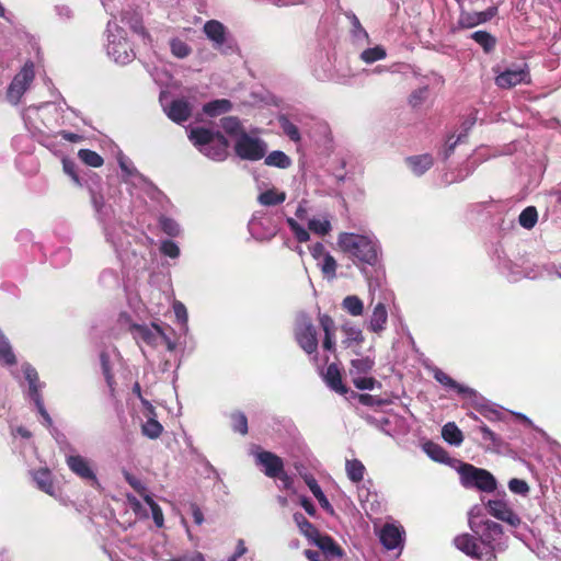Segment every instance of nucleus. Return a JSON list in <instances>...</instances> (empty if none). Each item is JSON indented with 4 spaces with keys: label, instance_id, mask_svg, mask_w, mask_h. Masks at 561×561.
I'll list each match as a JSON object with an SVG mask.
<instances>
[{
    "label": "nucleus",
    "instance_id": "5",
    "mask_svg": "<svg viewBox=\"0 0 561 561\" xmlns=\"http://www.w3.org/2000/svg\"><path fill=\"white\" fill-rule=\"evenodd\" d=\"M107 44L106 53L116 62L126 65L135 58V51L126 38L125 31L116 21L111 20L107 23Z\"/></svg>",
    "mask_w": 561,
    "mask_h": 561
},
{
    "label": "nucleus",
    "instance_id": "4",
    "mask_svg": "<svg viewBox=\"0 0 561 561\" xmlns=\"http://www.w3.org/2000/svg\"><path fill=\"white\" fill-rule=\"evenodd\" d=\"M25 126L32 134H45L59 126V110L54 103L28 106L22 113Z\"/></svg>",
    "mask_w": 561,
    "mask_h": 561
},
{
    "label": "nucleus",
    "instance_id": "51",
    "mask_svg": "<svg viewBox=\"0 0 561 561\" xmlns=\"http://www.w3.org/2000/svg\"><path fill=\"white\" fill-rule=\"evenodd\" d=\"M352 23V35L357 44H363L368 41L367 32L362 27L359 20L355 14L348 15Z\"/></svg>",
    "mask_w": 561,
    "mask_h": 561
},
{
    "label": "nucleus",
    "instance_id": "27",
    "mask_svg": "<svg viewBox=\"0 0 561 561\" xmlns=\"http://www.w3.org/2000/svg\"><path fill=\"white\" fill-rule=\"evenodd\" d=\"M311 543L322 551L325 559H340L343 557L340 546L328 535L320 534Z\"/></svg>",
    "mask_w": 561,
    "mask_h": 561
},
{
    "label": "nucleus",
    "instance_id": "14",
    "mask_svg": "<svg viewBox=\"0 0 561 561\" xmlns=\"http://www.w3.org/2000/svg\"><path fill=\"white\" fill-rule=\"evenodd\" d=\"M117 162L123 172V181L134 187H140L146 192L152 190L151 183L139 173L131 160L126 157L122 151L117 153Z\"/></svg>",
    "mask_w": 561,
    "mask_h": 561
},
{
    "label": "nucleus",
    "instance_id": "36",
    "mask_svg": "<svg viewBox=\"0 0 561 561\" xmlns=\"http://www.w3.org/2000/svg\"><path fill=\"white\" fill-rule=\"evenodd\" d=\"M345 471H346L347 478L352 482L359 483L364 479L366 468L363 465V462L359 461L358 459H352V460H346Z\"/></svg>",
    "mask_w": 561,
    "mask_h": 561
},
{
    "label": "nucleus",
    "instance_id": "53",
    "mask_svg": "<svg viewBox=\"0 0 561 561\" xmlns=\"http://www.w3.org/2000/svg\"><path fill=\"white\" fill-rule=\"evenodd\" d=\"M458 25L461 28H472L479 25L477 12L461 11L458 18Z\"/></svg>",
    "mask_w": 561,
    "mask_h": 561
},
{
    "label": "nucleus",
    "instance_id": "7",
    "mask_svg": "<svg viewBox=\"0 0 561 561\" xmlns=\"http://www.w3.org/2000/svg\"><path fill=\"white\" fill-rule=\"evenodd\" d=\"M287 225L295 236V238L299 242H307L310 239V233L308 230L318 234L320 237H324L330 233L332 230L331 218L328 214L320 215L318 217H313L308 220V229L298 224L294 218L288 217L286 219Z\"/></svg>",
    "mask_w": 561,
    "mask_h": 561
},
{
    "label": "nucleus",
    "instance_id": "6",
    "mask_svg": "<svg viewBox=\"0 0 561 561\" xmlns=\"http://www.w3.org/2000/svg\"><path fill=\"white\" fill-rule=\"evenodd\" d=\"M90 195H91V202H92L93 208L98 215V218L104 225V231H105L107 241H110L113 244L116 252H118V253L125 252L126 251L125 241L123 240V238L121 236L116 238L114 236V233L111 231L110 227L107 226V224L114 217L113 207L111 205H107L104 202L102 194H100L99 192H95L94 190L90 188Z\"/></svg>",
    "mask_w": 561,
    "mask_h": 561
},
{
    "label": "nucleus",
    "instance_id": "57",
    "mask_svg": "<svg viewBox=\"0 0 561 561\" xmlns=\"http://www.w3.org/2000/svg\"><path fill=\"white\" fill-rule=\"evenodd\" d=\"M122 22L125 23V24H128L130 26V28L135 32V33H138L140 35H142L144 37H148L147 33L145 32V28L141 24V21L140 19L138 18V15H134L131 16L130 19L127 18V13H124L122 15Z\"/></svg>",
    "mask_w": 561,
    "mask_h": 561
},
{
    "label": "nucleus",
    "instance_id": "47",
    "mask_svg": "<svg viewBox=\"0 0 561 561\" xmlns=\"http://www.w3.org/2000/svg\"><path fill=\"white\" fill-rule=\"evenodd\" d=\"M471 38L483 47L484 51H491L495 46V37L485 31H477L471 34Z\"/></svg>",
    "mask_w": 561,
    "mask_h": 561
},
{
    "label": "nucleus",
    "instance_id": "61",
    "mask_svg": "<svg viewBox=\"0 0 561 561\" xmlns=\"http://www.w3.org/2000/svg\"><path fill=\"white\" fill-rule=\"evenodd\" d=\"M508 488L513 493L520 495H526L529 491L527 482L516 478L508 482Z\"/></svg>",
    "mask_w": 561,
    "mask_h": 561
},
{
    "label": "nucleus",
    "instance_id": "42",
    "mask_svg": "<svg viewBox=\"0 0 561 561\" xmlns=\"http://www.w3.org/2000/svg\"><path fill=\"white\" fill-rule=\"evenodd\" d=\"M230 101L225 99L211 101L203 106L204 113L211 117L226 113L230 111Z\"/></svg>",
    "mask_w": 561,
    "mask_h": 561
},
{
    "label": "nucleus",
    "instance_id": "18",
    "mask_svg": "<svg viewBox=\"0 0 561 561\" xmlns=\"http://www.w3.org/2000/svg\"><path fill=\"white\" fill-rule=\"evenodd\" d=\"M133 334L138 343H145L149 346H158L165 339V333L156 323L134 325Z\"/></svg>",
    "mask_w": 561,
    "mask_h": 561
},
{
    "label": "nucleus",
    "instance_id": "22",
    "mask_svg": "<svg viewBox=\"0 0 561 561\" xmlns=\"http://www.w3.org/2000/svg\"><path fill=\"white\" fill-rule=\"evenodd\" d=\"M489 513L497 519L516 526L520 523L519 517L512 511L510 505L502 499L491 500L488 503Z\"/></svg>",
    "mask_w": 561,
    "mask_h": 561
},
{
    "label": "nucleus",
    "instance_id": "24",
    "mask_svg": "<svg viewBox=\"0 0 561 561\" xmlns=\"http://www.w3.org/2000/svg\"><path fill=\"white\" fill-rule=\"evenodd\" d=\"M388 321V311L385 301H378L371 310L367 320V329L374 333L385 331Z\"/></svg>",
    "mask_w": 561,
    "mask_h": 561
},
{
    "label": "nucleus",
    "instance_id": "33",
    "mask_svg": "<svg viewBox=\"0 0 561 561\" xmlns=\"http://www.w3.org/2000/svg\"><path fill=\"white\" fill-rule=\"evenodd\" d=\"M442 436L445 442L454 446H460L463 442L462 432L454 422H448L443 426Z\"/></svg>",
    "mask_w": 561,
    "mask_h": 561
},
{
    "label": "nucleus",
    "instance_id": "8",
    "mask_svg": "<svg viewBox=\"0 0 561 561\" xmlns=\"http://www.w3.org/2000/svg\"><path fill=\"white\" fill-rule=\"evenodd\" d=\"M461 483L466 488H477L483 492H492L496 488L494 477L484 469L463 463L458 470Z\"/></svg>",
    "mask_w": 561,
    "mask_h": 561
},
{
    "label": "nucleus",
    "instance_id": "30",
    "mask_svg": "<svg viewBox=\"0 0 561 561\" xmlns=\"http://www.w3.org/2000/svg\"><path fill=\"white\" fill-rule=\"evenodd\" d=\"M405 161L411 171L417 176L424 174L433 165V157L427 153L409 157Z\"/></svg>",
    "mask_w": 561,
    "mask_h": 561
},
{
    "label": "nucleus",
    "instance_id": "59",
    "mask_svg": "<svg viewBox=\"0 0 561 561\" xmlns=\"http://www.w3.org/2000/svg\"><path fill=\"white\" fill-rule=\"evenodd\" d=\"M428 88L422 87L413 91L410 95L409 102L413 107H417L427 99Z\"/></svg>",
    "mask_w": 561,
    "mask_h": 561
},
{
    "label": "nucleus",
    "instance_id": "3",
    "mask_svg": "<svg viewBox=\"0 0 561 561\" xmlns=\"http://www.w3.org/2000/svg\"><path fill=\"white\" fill-rule=\"evenodd\" d=\"M190 140L207 158L224 161L228 156V141L220 133H214L203 127L193 128Z\"/></svg>",
    "mask_w": 561,
    "mask_h": 561
},
{
    "label": "nucleus",
    "instance_id": "11",
    "mask_svg": "<svg viewBox=\"0 0 561 561\" xmlns=\"http://www.w3.org/2000/svg\"><path fill=\"white\" fill-rule=\"evenodd\" d=\"M266 144L259 137L240 133L234 142L237 156L243 160L257 161L265 157Z\"/></svg>",
    "mask_w": 561,
    "mask_h": 561
},
{
    "label": "nucleus",
    "instance_id": "16",
    "mask_svg": "<svg viewBox=\"0 0 561 561\" xmlns=\"http://www.w3.org/2000/svg\"><path fill=\"white\" fill-rule=\"evenodd\" d=\"M160 102L167 116L180 124L188 119L192 113V106L185 99H175L168 104L165 102L164 93L160 94Z\"/></svg>",
    "mask_w": 561,
    "mask_h": 561
},
{
    "label": "nucleus",
    "instance_id": "12",
    "mask_svg": "<svg viewBox=\"0 0 561 561\" xmlns=\"http://www.w3.org/2000/svg\"><path fill=\"white\" fill-rule=\"evenodd\" d=\"M35 78L34 64L26 61L22 69L14 76L7 91L8 101L16 105L24 93L30 89Z\"/></svg>",
    "mask_w": 561,
    "mask_h": 561
},
{
    "label": "nucleus",
    "instance_id": "62",
    "mask_svg": "<svg viewBox=\"0 0 561 561\" xmlns=\"http://www.w3.org/2000/svg\"><path fill=\"white\" fill-rule=\"evenodd\" d=\"M161 251L164 255L175 259L180 255V249L173 241L167 240L161 244Z\"/></svg>",
    "mask_w": 561,
    "mask_h": 561
},
{
    "label": "nucleus",
    "instance_id": "28",
    "mask_svg": "<svg viewBox=\"0 0 561 561\" xmlns=\"http://www.w3.org/2000/svg\"><path fill=\"white\" fill-rule=\"evenodd\" d=\"M319 323L324 332L322 346L325 351H334L335 348V324L333 319L328 314L319 316Z\"/></svg>",
    "mask_w": 561,
    "mask_h": 561
},
{
    "label": "nucleus",
    "instance_id": "17",
    "mask_svg": "<svg viewBox=\"0 0 561 561\" xmlns=\"http://www.w3.org/2000/svg\"><path fill=\"white\" fill-rule=\"evenodd\" d=\"M66 463L68 468L78 476L80 479L90 482L91 484H98L96 474L91 466L89 459L81 455H67Z\"/></svg>",
    "mask_w": 561,
    "mask_h": 561
},
{
    "label": "nucleus",
    "instance_id": "41",
    "mask_svg": "<svg viewBox=\"0 0 561 561\" xmlns=\"http://www.w3.org/2000/svg\"><path fill=\"white\" fill-rule=\"evenodd\" d=\"M265 164L279 169H287L291 164V159L285 152L275 150L265 157Z\"/></svg>",
    "mask_w": 561,
    "mask_h": 561
},
{
    "label": "nucleus",
    "instance_id": "45",
    "mask_svg": "<svg viewBox=\"0 0 561 561\" xmlns=\"http://www.w3.org/2000/svg\"><path fill=\"white\" fill-rule=\"evenodd\" d=\"M78 157L83 163L92 168H100L104 163L103 158L98 152L90 149H80Z\"/></svg>",
    "mask_w": 561,
    "mask_h": 561
},
{
    "label": "nucleus",
    "instance_id": "1",
    "mask_svg": "<svg viewBox=\"0 0 561 561\" xmlns=\"http://www.w3.org/2000/svg\"><path fill=\"white\" fill-rule=\"evenodd\" d=\"M469 526L472 535H459L454 540L456 548L468 557L480 561H494L497 553L507 548V537L500 524L470 516Z\"/></svg>",
    "mask_w": 561,
    "mask_h": 561
},
{
    "label": "nucleus",
    "instance_id": "44",
    "mask_svg": "<svg viewBox=\"0 0 561 561\" xmlns=\"http://www.w3.org/2000/svg\"><path fill=\"white\" fill-rule=\"evenodd\" d=\"M386 56H387L386 49L382 46L377 45L375 47L364 49L360 53L359 57L364 62L373 64L375 61L385 59Z\"/></svg>",
    "mask_w": 561,
    "mask_h": 561
},
{
    "label": "nucleus",
    "instance_id": "34",
    "mask_svg": "<svg viewBox=\"0 0 561 561\" xmlns=\"http://www.w3.org/2000/svg\"><path fill=\"white\" fill-rule=\"evenodd\" d=\"M294 520L310 542L321 534L301 513H295Z\"/></svg>",
    "mask_w": 561,
    "mask_h": 561
},
{
    "label": "nucleus",
    "instance_id": "39",
    "mask_svg": "<svg viewBox=\"0 0 561 561\" xmlns=\"http://www.w3.org/2000/svg\"><path fill=\"white\" fill-rule=\"evenodd\" d=\"M286 199L285 192H278L274 188L261 193L257 201L263 206H275L282 204Z\"/></svg>",
    "mask_w": 561,
    "mask_h": 561
},
{
    "label": "nucleus",
    "instance_id": "63",
    "mask_svg": "<svg viewBox=\"0 0 561 561\" xmlns=\"http://www.w3.org/2000/svg\"><path fill=\"white\" fill-rule=\"evenodd\" d=\"M64 171L78 185H81L80 179L76 171V164L72 161L64 160Z\"/></svg>",
    "mask_w": 561,
    "mask_h": 561
},
{
    "label": "nucleus",
    "instance_id": "37",
    "mask_svg": "<svg viewBox=\"0 0 561 561\" xmlns=\"http://www.w3.org/2000/svg\"><path fill=\"white\" fill-rule=\"evenodd\" d=\"M342 331L344 333L343 344L346 347H351L353 344L359 345L363 343L364 335L358 327L347 323L342 327Z\"/></svg>",
    "mask_w": 561,
    "mask_h": 561
},
{
    "label": "nucleus",
    "instance_id": "48",
    "mask_svg": "<svg viewBox=\"0 0 561 561\" xmlns=\"http://www.w3.org/2000/svg\"><path fill=\"white\" fill-rule=\"evenodd\" d=\"M221 127L227 134L233 137L234 140L239 137L240 133H245L242 129L240 121L232 116L224 117L221 119Z\"/></svg>",
    "mask_w": 561,
    "mask_h": 561
},
{
    "label": "nucleus",
    "instance_id": "50",
    "mask_svg": "<svg viewBox=\"0 0 561 561\" xmlns=\"http://www.w3.org/2000/svg\"><path fill=\"white\" fill-rule=\"evenodd\" d=\"M319 265L321 267L322 273L328 278L333 279L335 277L337 264L335 259L330 253L323 255V259L320 260Z\"/></svg>",
    "mask_w": 561,
    "mask_h": 561
},
{
    "label": "nucleus",
    "instance_id": "29",
    "mask_svg": "<svg viewBox=\"0 0 561 561\" xmlns=\"http://www.w3.org/2000/svg\"><path fill=\"white\" fill-rule=\"evenodd\" d=\"M323 378L328 387L333 391L340 394L347 393V388L343 385L340 369L335 364L328 366L325 373L323 374Z\"/></svg>",
    "mask_w": 561,
    "mask_h": 561
},
{
    "label": "nucleus",
    "instance_id": "43",
    "mask_svg": "<svg viewBox=\"0 0 561 561\" xmlns=\"http://www.w3.org/2000/svg\"><path fill=\"white\" fill-rule=\"evenodd\" d=\"M423 450L426 455L435 461L445 462L448 459L446 450L436 443L426 442L423 445Z\"/></svg>",
    "mask_w": 561,
    "mask_h": 561
},
{
    "label": "nucleus",
    "instance_id": "49",
    "mask_svg": "<svg viewBox=\"0 0 561 561\" xmlns=\"http://www.w3.org/2000/svg\"><path fill=\"white\" fill-rule=\"evenodd\" d=\"M146 504L150 507L153 522L158 528L163 527L164 517L161 507L153 501L149 494H144Z\"/></svg>",
    "mask_w": 561,
    "mask_h": 561
},
{
    "label": "nucleus",
    "instance_id": "64",
    "mask_svg": "<svg viewBox=\"0 0 561 561\" xmlns=\"http://www.w3.org/2000/svg\"><path fill=\"white\" fill-rule=\"evenodd\" d=\"M70 260V252L67 249H60L55 253L53 257V263L55 265L61 266Z\"/></svg>",
    "mask_w": 561,
    "mask_h": 561
},
{
    "label": "nucleus",
    "instance_id": "26",
    "mask_svg": "<svg viewBox=\"0 0 561 561\" xmlns=\"http://www.w3.org/2000/svg\"><path fill=\"white\" fill-rule=\"evenodd\" d=\"M434 378L440 385L456 390L459 394L463 396L465 398L472 399L478 396L476 390H473L467 386L458 383L457 381H455L453 378H450L447 374H445L439 368L434 369Z\"/></svg>",
    "mask_w": 561,
    "mask_h": 561
},
{
    "label": "nucleus",
    "instance_id": "15",
    "mask_svg": "<svg viewBox=\"0 0 561 561\" xmlns=\"http://www.w3.org/2000/svg\"><path fill=\"white\" fill-rule=\"evenodd\" d=\"M204 33L211 41L215 49L227 54L233 46L228 42V33L225 25L216 20L207 21L204 24Z\"/></svg>",
    "mask_w": 561,
    "mask_h": 561
},
{
    "label": "nucleus",
    "instance_id": "38",
    "mask_svg": "<svg viewBox=\"0 0 561 561\" xmlns=\"http://www.w3.org/2000/svg\"><path fill=\"white\" fill-rule=\"evenodd\" d=\"M342 308L352 317H359L364 312V304L355 295L346 296L342 301Z\"/></svg>",
    "mask_w": 561,
    "mask_h": 561
},
{
    "label": "nucleus",
    "instance_id": "13",
    "mask_svg": "<svg viewBox=\"0 0 561 561\" xmlns=\"http://www.w3.org/2000/svg\"><path fill=\"white\" fill-rule=\"evenodd\" d=\"M23 371L25 379L28 382V396L34 401L38 413L43 417L44 424L47 427L53 426V420L44 407V402L41 396L42 383L38 381L37 371L28 364L23 365Z\"/></svg>",
    "mask_w": 561,
    "mask_h": 561
},
{
    "label": "nucleus",
    "instance_id": "23",
    "mask_svg": "<svg viewBox=\"0 0 561 561\" xmlns=\"http://www.w3.org/2000/svg\"><path fill=\"white\" fill-rule=\"evenodd\" d=\"M142 407L145 409L144 414L147 417V421L142 424L141 432L148 438L156 439L161 435L163 427L157 421L154 408L148 400H142Z\"/></svg>",
    "mask_w": 561,
    "mask_h": 561
},
{
    "label": "nucleus",
    "instance_id": "10",
    "mask_svg": "<svg viewBox=\"0 0 561 561\" xmlns=\"http://www.w3.org/2000/svg\"><path fill=\"white\" fill-rule=\"evenodd\" d=\"M375 365L369 356H360L351 360L350 376L354 386L359 390H373L378 383L375 378L368 376Z\"/></svg>",
    "mask_w": 561,
    "mask_h": 561
},
{
    "label": "nucleus",
    "instance_id": "19",
    "mask_svg": "<svg viewBox=\"0 0 561 561\" xmlns=\"http://www.w3.org/2000/svg\"><path fill=\"white\" fill-rule=\"evenodd\" d=\"M253 455L255 457L256 465L262 468V471L268 478H276L282 473L284 462L277 455L260 449L253 453Z\"/></svg>",
    "mask_w": 561,
    "mask_h": 561
},
{
    "label": "nucleus",
    "instance_id": "40",
    "mask_svg": "<svg viewBox=\"0 0 561 561\" xmlns=\"http://www.w3.org/2000/svg\"><path fill=\"white\" fill-rule=\"evenodd\" d=\"M171 54L179 59L188 57L192 53V47L180 37H172L169 42Z\"/></svg>",
    "mask_w": 561,
    "mask_h": 561
},
{
    "label": "nucleus",
    "instance_id": "25",
    "mask_svg": "<svg viewBox=\"0 0 561 561\" xmlns=\"http://www.w3.org/2000/svg\"><path fill=\"white\" fill-rule=\"evenodd\" d=\"M268 219L265 217L263 213H256L253 215L251 220L249 221V231L255 239H267L274 234V229L272 227L265 226Z\"/></svg>",
    "mask_w": 561,
    "mask_h": 561
},
{
    "label": "nucleus",
    "instance_id": "46",
    "mask_svg": "<svg viewBox=\"0 0 561 561\" xmlns=\"http://www.w3.org/2000/svg\"><path fill=\"white\" fill-rule=\"evenodd\" d=\"M538 220V213L534 206L526 207L518 217L519 225L525 229H531L535 227Z\"/></svg>",
    "mask_w": 561,
    "mask_h": 561
},
{
    "label": "nucleus",
    "instance_id": "21",
    "mask_svg": "<svg viewBox=\"0 0 561 561\" xmlns=\"http://www.w3.org/2000/svg\"><path fill=\"white\" fill-rule=\"evenodd\" d=\"M403 538L404 529L394 524H386L379 533L380 542L387 550L402 548Z\"/></svg>",
    "mask_w": 561,
    "mask_h": 561
},
{
    "label": "nucleus",
    "instance_id": "54",
    "mask_svg": "<svg viewBox=\"0 0 561 561\" xmlns=\"http://www.w3.org/2000/svg\"><path fill=\"white\" fill-rule=\"evenodd\" d=\"M232 428L242 435L248 433V420L247 416L241 412H236L231 415Z\"/></svg>",
    "mask_w": 561,
    "mask_h": 561
},
{
    "label": "nucleus",
    "instance_id": "58",
    "mask_svg": "<svg viewBox=\"0 0 561 561\" xmlns=\"http://www.w3.org/2000/svg\"><path fill=\"white\" fill-rule=\"evenodd\" d=\"M160 226L161 229L169 236L175 237L180 233V226L172 218L161 217Z\"/></svg>",
    "mask_w": 561,
    "mask_h": 561
},
{
    "label": "nucleus",
    "instance_id": "56",
    "mask_svg": "<svg viewBox=\"0 0 561 561\" xmlns=\"http://www.w3.org/2000/svg\"><path fill=\"white\" fill-rule=\"evenodd\" d=\"M99 279L105 287H117L119 285L118 275L112 270H104Z\"/></svg>",
    "mask_w": 561,
    "mask_h": 561
},
{
    "label": "nucleus",
    "instance_id": "55",
    "mask_svg": "<svg viewBox=\"0 0 561 561\" xmlns=\"http://www.w3.org/2000/svg\"><path fill=\"white\" fill-rule=\"evenodd\" d=\"M480 432L482 433L483 439L490 442L492 449L499 450L501 448L502 439L486 425L480 426Z\"/></svg>",
    "mask_w": 561,
    "mask_h": 561
},
{
    "label": "nucleus",
    "instance_id": "9",
    "mask_svg": "<svg viewBox=\"0 0 561 561\" xmlns=\"http://www.w3.org/2000/svg\"><path fill=\"white\" fill-rule=\"evenodd\" d=\"M294 332L298 345L307 354L313 355V359L316 360L318 350L317 330L307 314L300 313L297 317Z\"/></svg>",
    "mask_w": 561,
    "mask_h": 561
},
{
    "label": "nucleus",
    "instance_id": "2",
    "mask_svg": "<svg viewBox=\"0 0 561 561\" xmlns=\"http://www.w3.org/2000/svg\"><path fill=\"white\" fill-rule=\"evenodd\" d=\"M337 244L360 268L368 280L369 291L373 295L379 284H375L368 277L367 266L376 268L380 265L382 251L378 239L373 233L342 232L337 237Z\"/></svg>",
    "mask_w": 561,
    "mask_h": 561
},
{
    "label": "nucleus",
    "instance_id": "31",
    "mask_svg": "<svg viewBox=\"0 0 561 561\" xmlns=\"http://www.w3.org/2000/svg\"><path fill=\"white\" fill-rule=\"evenodd\" d=\"M173 311H174L178 322L180 323L179 340H181V337L184 336V340L180 341V343L186 344L187 343L186 340H187V337H190L188 336V323H187L188 314H187L186 307L181 301L176 300L173 302Z\"/></svg>",
    "mask_w": 561,
    "mask_h": 561
},
{
    "label": "nucleus",
    "instance_id": "60",
    "mask_svg": "<svg viewBox=\"0 0 561 561\" xmlns=\"http://www.w3.org/2000/svg\"><path fill=\"white\" fill-rule=\"evenodd\" d=\"M127 501H128L131 510L138 517L148 518L149 515H148L147 510L142 506V504L136 496L127 495Z\"/></svg>",
    "mask_w": 561,
    "mask_h": 561
},
{
    "label": "nucleus",
    "instance_id": "32",
    "mask_svg": "<svg viewBox=\"0 0 561 561\" xmlns=\"http://www.w3.org/2000/svg\"><path fill=\"white\" fill-rule=\"evenodd\" d=\"M33 480L35 481L37 488L43 492L54 495L55 488L53 483L51 473L48 469H39L33 472Z\"/></svg>",
    "mask_w": 561,
    "mask_h": 561
},
{
    "label": "nucleus",
    "instance_id": "52",
    "mask_svg": "<svg viewBox=\"0 0 561 561\" xmlns=\"http://www.w3.org/2000/svg\"><path fill=\"white\" fill-rule=\"evenodd\" d=\"M280 127L286 136L289 137L290 140L297 142L300 140V133L298 127L291 123L287 117L282 116L279 118Z\"/></svg>",
    "mask_w": 561,
    "mask_h": 561
},
{
    "label": "nucleus",
    "instance_id": "20",
    "mask_svg": "<svg viewBox=\"0 0 561 561\" xmlns=\"http://www.w3.org/2000/svg\"><path fill=\"white\" fill-rule=\"evenodd\" d=\"M529 81V72L527 66L517 69H506L499 73L495 83L499 88L510 89L520 83Z\"/></svg>",
    "mask_w": 561,
    "mask_h": 561
},
{
    "label": "nucleus",
    "instance_id": "35",
    "mask_svg": "<svg viewBox=\"0 0 561 561\" xmlns=\"http://www.w3.org/2000/svg\"><path fill=\"white\" fill-rule=\"evenodd\" d=\"M358 500L367 513L377 512L379 510L380 505L377 501V494L371 493L365 485L358 488Z\"/></svg>",
    "mask_w": 561,
    "mask_h": 561
}]
</instances>
